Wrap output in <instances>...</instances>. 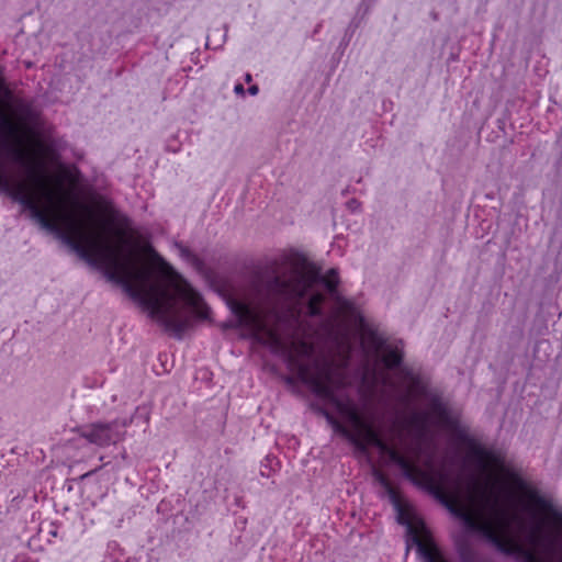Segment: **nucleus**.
Segmentation results:
<instances>
[{
  "mask_svg": "<svg viewBox=\"0 0 562 562\" xmlns=\"http://www.w3.org/2000/svg\"><path fill=\"white\" fill-rule=\"evenodd\" d=\"M261 475L269 476V474L267 473V470L261 471Z\"/></svg>",
  "mask_w": 562,
  "mask_h": 562,
  "instance_id": "obj_16",
  "label": "nucleus"
},
{
  "mask_svg": "<svg viewBox=\"0 0 562 562\" xmlns=\"http://www.w3.org/2000/svg\"><path fill=\"white\" fill-rule=\"evenodd\" d=\"M361 347L364 352V359L358 373L362 387L373 393L379 386L390 385L391 382L387 374L380 371L375 364L371 363L370 356H380L386 369H397L403 362V341L400 339L386 340L376 330H368L361 342Z\"/></svg>",
  "mask_w": 562,
  "mask_h": 562,
  "instance_id": "obj_3",
  "label": "nucleus"
},
{
  "mask_svg": "<svg viewBox=\"0 0 562 562\" xmlns=\"http://www.w3.org/2000/svg\"><path fill=\"white\" fill-rule=\"evenodd\" d=\"M234 92H235L236 94L244 95V94H245L244 86H243L241 83H237V85H235V87H234Z\"/></svg>",
  "mask_w": 562,
  "mask_h": 562,
  "instance_id": "obj_11",
  "label": "nucleus"
},
{
  "mask_svg": "<svg viewBox=\"0 0 562 562\" xmlns=\"http://www.w3.org/2000/svg\"><path fill=\"white\" fill-rule=\"evenodd\" d=\"M261 475L269 476V474L267 473V470L261 471Z\"/></svg>",
  "mask_w": 562,
  "mask_h": 562,
  "instance_id": "obj_15",
  "label": "nucleus"
},
{
  "mask_svg": "<svg viewBox=\"0 0 562 562\" xmlns=\"http://www.w3.org/2000/svg\"><path fill=\"white\" fill-rule=\"evenodd\" d=\"M180 251H181V255L183 257H190L191 256L190 250L188 248H186V247H180Z\"/></svg>",
  "mask_w": 562,
  "mask_h": 562,
  "instance_id": "obj_13",
  "label": "nucleus"
},
{
  "mask_svg": "<svg viewBox=\"0 0 562 562\" xmlns=\"http://www.w3.org/2000/svg\"><path fill=\"white\" fill-rule=\"evenodd\" d=\"M375 480L383 488L391 484L390 480L381 472L375 473Z\"/></svg>",
  "mask_w": 562,
  "mask_h": 562,
  "instance_id": "obj_9",
  "label": "nucleus"
},
{
  "mask_svg": "<svg viewBox=\"0 0 562 562\" xmlns=\"http://www.w3.org/2000/svg\"><path fill=\"white\" fill-rule=\"evenodd\" d=\"M353 345H331L327 352H316L313 345V393L323 402L319 413L335 432L347 439L362 454L376 448L395 463L413 484L428 491L452 516L459 519L469 535H477L497 551L506 555H519L524 562H562L560 537L546 532L544 524L538 520L532 526L519 522V535L510 533V519L499 508L498 498L486 493H472V499L481 502L482 518L475 517L458 497L447 492L449 475L445 471L428 473L404 456L394 445L382 438L374 424L358 409L353 398L346 393V371L349 367Z\"/></svg>",
  "mask_w": 562,
  "mask_h": 562,
  "instance_id": "obj_1",
  "label": "nucleus"
},
{
  "mask_svg": "<svg viewBox=\"0 0 562 562\" xmlns=\"http://www.w3.org/2000/svg\"><path fill=\"white\" fill-rule=\"evenodd\" d=\"M258 92H259V88H258V86H257V85H252V86H250V87L248 88V93H249L250 95H257V94H258Z\"/></svg>",
  "mask_w": 562,
  "mask_h": 562,
  "instance_id": "obj_12",
  "label": "nucleus"
},
{
  "mask_svg": "<svg viewBox=\"0 0 562 562\" xmlns=\"http://www.w3.org/2000/svg\"><path fill=\"white\" fill-rule=\"evenodd\" d=\"M397 373L404 382L408 383L407 396L413 394H426V385L412 368L402 364L397 368Z\"/></svg>",
  "mask_w": 562,
  "mask_h": 562,
  "instance_id": "obj_5",
  "label": "nucleus"
},
{
  "mask_svg": "<svg viewBox=\"0 0 562 562\" xmlns=\"http://www.w3.org/2000/svg\"><path fill=\"white\" fill-rule=\"evenodd\" d=\"M426 397L429 404V408L431 413L437 416L439 419L447 422L448 419V408L446 404L442 402L440 396L436 394H429L426 390V394H420Z\"/></svg>",
  "mask_w": 562,
  "mask_h": 562,
  "instance_id": "obj_6",
  "label": "nucleus"
},
{
  "mask_svg": "<svg viewBox=\"0 0 562 562\" xmlns=\"http://www.w3.org/2000/svg\"><path fill=\"white\" fill-rule=\"evenodd\" d=\"M251 80H252L251 75H250V74H246V76H245V81H246V82H250Z\"/></svg>",
  "mask_w": 562,
  "mask_h": 562,
  "instance_id": "obj_14",
  "label": "nucleus"
},
{
  "mask_svg": "<svg viewBox=\"0 0 562 562\" xmlns=\"http://www.w3.org/2000/svg\"><path fill=\"white\" fill-rule=\"evenodd\" d=\"M360 202L356 199H351L347 202V207L351 212H358L360 210Z\"/></svg>",
  "mask_w": 562,
  "mask_h": 562,
  "instance_id": "obj_10",
  "label": "nucleus"
},
{
  "mask_svg": "<svg viewBox=\"0 0 562 562\" xmlns=\"http://www.w3.org/2000/svg\"><path fill=\"white\" fill-rule=\"evenodd\" d=\"M123 224L126 225V226L128 225L127 218H124Z\"/></svg>",
  "mask_w": 562,
  "mask_h": 562,
  "instance_id": "obj_17",
  "label": "nucleus"
},
{
  "mask_svg": "<svg viewBox=\"0 0 562 562\" xmlns=\"http://www.w3.org/2000/svg\"><path fill=\"white\" fill-rule=\"evenodd\" d=\"M457 438L465 443L469 449V454L475 463L479 471L486 476L483 482L475 476H471L464 490V496L468 505L474 509L471 512L468 506L461 503L462 484L460 477L456 480L452 477L449 470L445 467L435 469L431 463L428 470L424 472L436 473L445 471L449 475L447 483V492L451 497H458L460 505L464 506L477 520L482 518L481 502L472 499V493H486L491 497H497L499 508L506 513L510 519V533H513V524L517 526V537L519 535V522L524 521L528 527L542 520L547 527L546 520L539 515L538 512L551 516L555 520H561L562 515L555 510L552 503L541 496L537 491L530 490L527 482L514 470L505 465L504 458L494 450L486 449L477 443L474 439L462 429L456 431ZM423 471V469H420ZM546 532H553L547 530Z\"/></svg>",
  "mask_w": 562,
  "mask_h": 562,
  "instance_id": "obj_2",
  "label": "nucleus"
},
{
  "mask_svg": "<svg viewBox=\"0 0 562 562\" xmlns=\"http://www.w3.org/2000/svg\"><path fill=\"white\" fill-rule=\"evenodd\" d=\"M132 422V417H125L111 423H92L80 427L79 435L90 443L104 447L122 440L125 435L123 429L128 427Z\"/></svg>",
  "mask_w": 562,
  "mask_h": 562,
  "instance_id": "obj_4",
  "label": "nucleus"
},
{
  "mask_svg": "<svg viewBox=\"0 0 562 562\" xmlns=\"http://www.w3.org/2000/svg\"><path fill=\"white\" fill-rule=\"evenodd\" d=\"M391 432L394 438L401 441L404 440V429L396 420L392 423Z\"/></svg>",
  "mask_w": 562,
  "mask_h": 562,
  "instance_id": "obj_8",
  "label": "nucleus"
},
{
  "mask_svg": "<svg viewBox=\"0 0 562 562\" xmlns=\"http://www.w3.org/2000/svg\"><path fill=\"white\" fill-rule=\"evenodd\" d=\"M385 493L387 494L390 501L392 502V504L396 507V508H400L401 506V498H400V494L398 492L395 490V487L392 485V483L390 485H387L385 488H384Z\"/></svg>",
  "mask_w": 562,
  "mask_h": 562,
  "instance_id": "obj_7",
  "label": "nucleus"
}]
</instances>
